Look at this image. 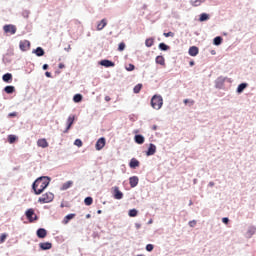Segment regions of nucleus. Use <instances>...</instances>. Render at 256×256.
Wrapping results in <instances>:
<instances>
[{
    "label": "nucleus",
    "mask_w": 256,
    "mask_h": 256,
    "mask_svg": "<svg viewBox=\"0 0 256 256\" xmlns=\"http://www.w3.org/2000/svg\"><path fill=\"white\" fill-rule=\"evenodd\" d=\"M49 183H51V179L47 176H42L36 179L32 185L35 195H41V193H43V191L49 187Z\"/></svg>",
    "instance_id": "nucleus-1"
},
{
    "label": "nucleus",
    "mask_w": 256,
    "mask_h": 256,
    "mask_svg": "<svg viewBox=\"0 0 256 256\" xmlns=\"http://www.w3.org/2000/svg\"><path fill=\"white\" fill-rule=\"evenodd\" d=\"M151 105L153 109L159 110L163 107V97L159 95H154L151 99Z\"/></svg>",
    "instance_id": "nucleus-2"
},
{
    "label": "nucleus",
    "mask_w": 256,
    "mask_h": 256,
    "mask_svg": "<svg viewBox=\"0 0 256 256\" xmlns=\"http://www.w3.org/2000/svg\"><path fill=\"white\" fill-rule=\"evenodd\" d=\"M55 199V195L51 192H47L43 194L39 199V203H51Z\"/></svg>",
    "instance_id": "nucleus-3"
},
{
    "label": "nucleus",
    "mask_w": 256,
    "mask_h": 256,
    "mask_svg": "<svg viewBox=\"0 0 256 256\" xmlns=\"http://www.w3.org/2000/svg\"><path fill=\"white\" fill-rule=\"evenodd\" d=\"M26 218L30 223H33V221H37L39 218L37 217V214H35V210L33 208H29L25 212Z\"/></svg>",
    "instance_id": "nucleus-4"
},
{
    "label": "nucleus",
    "mask_w": 256,
    "mask_h": 256,
    "mask_svg": "<svg viewBox=\"0 0 256 256\" xmlns=\"http://www.w3.org/2000/svg\"><path fill=\"white\" fill-rule=\"evenodd\" d=\"M3 30L5 33H10V35H15V33H17V27H15V25H5L3 27Z\"/></svg>",
    "instance_id": "nucleus-5"
},
{
    "label": "nucleus",
    "mask_w": 256,
    "mask_h": 256,
    "mask_svg": "<svg viewBox=\"0 0 256 256\" xmlns=\"http://www.w3.org/2000/svg\"><path fill=\"white\" fill-rule=\"evenodd\" d=\"M31 47V42H29V40H22L19 43V48L21 49V51H29Z\"/></svg>",
    "instance_id": "nucleus-6"
},
{
    "label": "nucleus",
    "mask_w": 256,
    "mask_h": 256,
    "mask_svg": "<svg viewBox=\"0 0 256 256\" xmlns=\"http://www.w3.org/2000/svg\"><path fill=\"white\" fill-rule=\"evenodd\" d=\"M112 191H113L114 199H117V200L123 199V192L119 190L118 186H114L112 188Z\"/></svg>",
    "instance_id": "nucleus-7"
},
{
    "label": "nucleus",
    "mask_w": 256,
    "mask_h": 256,
    "mask_svg": "<svg viewBox=\"0 0 256 256\" xmlns=\"http://www.w3.org/2000/svg\"><path fill=\"white\" fill-rule=\"evenodd\" d=\"M106 144V140L104 137L99 138L95 144V149L96 151H101V149H103V147H105Z\"/></svg>",
    "instance_id": "nucleus-8"
},
{
    "label": "nucleus",
    "mask_w": 256,
    "mask_h": 256,
    "mask_svg": "<svg viewBox=\"0 0 256 256\" xmlns=\"http://www.w3.org/2000/svg\"><path fill=\"white\" fill-rule=\"evenodd\" d=\"M37 145L42 149H47V147H49V142H47V139L41 138V139H38Z\"/></svg>",
    "instance_id": "nucleus-9"
},
{
    "label": "nucleus",
    "mask_w": 256,
    "mask_h": 256,
    "mask_svg": "<svg viewBox=\"0 0 256 256\" xmlns=\"http://www.w3.org/2000/svg\"><path fill=\"white\" fill-rule=\"evenodd\" d=\"M154 153H157V146H155V144H150L146 155L147 157H151Z\"/></svg>",
    "instance_id": "nucleus-10"
},
{
    "label": "nucleus",
    "mask_w": 256,
    "mask_h": 256,
    "mask_svg": "<svg viewBox=\"0 0 256 256\" xmlns=\"http://www.w3.org/2000/svg\"><path fill=\"white\" fill-rule=\"evenodd\" d=\"M39 247L42 251H48L53 247V244H51V242H42L39 244Z\"/></svg>",
    "instance_id": "nucleus-11"
},
{
    "label": "nucleus",
    "mask_w": 256,
    "mask_h": 256,
    "mask_svg": "<svg viewBox=\"0 0 256 256\" xmlns=\"http://www.w3.org/2000/svg\"><path fill=\"white\" fill-rule=\"evenodd\" d=\"M188 53L191 57H197V55H199V48L197 46H192L189 48Z\"/></svg>",
    "instance_id": "nucleus-12"
},
{
    "label": "nucleus",
    "mask_w": 256,
    "mask_h": 256,
    "mask_svg": "<svg viewBox=\"0 0 256 256\" xmlns=\"http://www.w3.org/2000/svg\"><path fill=\"white\" fill-rule=\"evenodd\" d=\"M37 237H39V239H45V237H47V230H45V228H39L37 230Z\"/></svg>",
    "instance_id": "nucleus-13"
},
{
    "label": "nucleus",
    "mask_w": 256,
    "mask_h": 256,
    "mask_svg": "<svg viewBox=\"0 0 256 256\" xmlns=\"http://www.w3.org/2000/svg\"><path fill=\"white\" fill-rule=\"evenodd\" d=\"M107 27V19H102L98 24H97V31H103Z\"/></svg>",
    "instance_id": "nucleus-14"
},
{
    "label": "nucleus",
    "mask_w": 256,
    "mask_h": 256,
    "mask_svg": "<svg viewBox=\"0 0 256 256\" xmlns=\"http://www.w3.org/2000/svg\"><path fill=\"white\" fill-rule=\"evenodd\" d=\"M75 122V116L74 115H70L67 119V128L65 130V133H67V131H69L71 129V125H73V123Z\"/></svg>",
    "instance_id": "nucleus-15"
},
{
    "label": "nucleus",
    "mask_w": 256,
    "mask_h": 256,
    "mask_svg": "<svg viewBox=\"0 0 256 256\" xmlns=\"http://www.w3.org/2000/svg\"><path fill=\"white\" fill-rule=\"evenodd\" d=\"M129 184L130 187H137L139 185V178L137 176L130 177Z\"/></svg>",
    "instance_id": "nucleus-16"
},
{
    "label": "nucleus",
    "mask_w": 256,
    "mask_h": 256,
    "mask_svg": "<svg viewBox=\"0 0 256 256\" xmlns=\"http://www.w3.org/2000/svg\"><path fill=\"white\" fill-rule=\"evenodd\" d=\"M134 141L135 143H137L138 145H143L145 143V137H143V135H136L134 137Z\"/></svg>",
    "instance_id": "nucleus-17"
},
{
    "label": "nucleus",
    "mask_w": 256,
    "mask_h": 256,
    "mask_svg": "<svg viewBox=\"0 0 256 256\" xmlns=\"http://www.w3.org/2000/svg\"><path fill=\"white\" fill-rule=\"evenodd\" d=\"M2 79L5 83H11V81H13V75L11 73H6L3 75Z\"/></svg>",
    "instance_id": "nucleus-18"
},
{
    "label": "nucleus",
    "mask_w": 256,
    "mask_h": 256,
    "mask_svg": "<svg viewBox=\"0 0 256 256\" xmlns=\"http://www.w3.org/2000/svg\"><path fill=\"white\" fill-rule=\"evenodd\" d=\"M100 65L103 67H115V63L111 62V60H102Z\"/></svg>",
    "instance_id": "nucleus-19"
},
{
    "label": "nucleus",
    "mask_w": 256,
    "mask_h": 256,
    "mask_svg": "<svg viewBox=\"0 0 256 256\" xmlns=\"http://www.w3.org/2000/svg\"><path fill=\"white\" fill-rule=\"evenodd\" d=\"M129 167L131 169H136V167H139V160L132 158L129 163Z\"/></svg>",
    "instance_id": "nucleus-20"
},
{
    "label": "nucleus",
    "mask_w": 256,
    "mask_h": 256,
    "mask_svg": "<svg viewBox=\"0 0 256 256\" xmlns=\"http://www.w3.org/2000/svg\"><path fill=\"white\" fill-rule=\"evenodd\" d=\"M71 187H73V181L69 180L62 185L61 191H67V189H69Z\"/></svg>",
    "instance_id": "nucleus-21"
},
{
    "label": "nucleus",
    "mask_w": 256,
    "mask_h": 256,
    "mask_svg": "<svg viewBox=\"0 0 256 256\" xmlns=\"http://www.w3.org/2000/svg\"><path fill=\"white\" fill-rule=\"evenodd\" d=\"M33 53H35L37 57H43V55H45V50H43L41 47H38L33 51Z\"/></svg>",
    "instance_id": "nucleus-22"
},
{
    "label": "nucleus",
    "mask_w": 256,
    "mask_h": 256,
    "mask_svg": "<svg viewBox=\"0 0 256 256\" xmlns=\"http://www.w3.org/2000/svg\"><path fill=\"white\" fill-rule=\"evenodd\" d=\"M71 219H75V214L66 215L63 220L64 225H67V223H69V221H71Z\"/></svg>",
    "instance_id": "nucleus-23"
},
{
    "label": "nucleus",
    "mask_w": 256,
    "mask_h": 256,
    "mask_svg": "<svg viewBox=\"0 0 256 256\" xmlns=\"http://www.w3.org/2000/svg\"><path fill=\"white\" fill-rule=\"evenodd\" d=\"M157 65H165V58L163 56H157L155 59Z\"/></svg>",
    "instance_id": "nucleus-24"
},
{
    "label": "nucleus",
    "mask_w": 256,
    "mask_h": 256,
    "mask_svg": "<svg viewBox=\"0 0 256 256\" xmlns=\"http://www.w3.org/2000/svg\"><path fill=\"white\" fill-rule=\"evenodd\" d=\"M5 93L8 95H11V93H15V87L14 86H6L4 88Z\"/></svg>",
    "instance_id": "nucleus-25"
},
{
    "label": "nucleus",
    "mask_w": 256,
    "mask_h": 256,
    "mask_svg": "<svg viewBox=\"0 0 256 256\" xmlns=\"http://www.w3.org/2000/svg\"><path fill=\"white\" fill-rule=\"evenodd\" d=\"M154 43H155V39L153 38H147L145 40L146 47H153Z\"/></svg>",
    "instance_id": "nucleus-26"
},
{
    "label": "nucleus",
    "mask_w": 256,
    "mask_h": 256,
    "mask_svg": "<svg viewBox=\"0 0 256 256\" xmlns=\"http://www.w3.org/2000/svg\"><path fill=\"white\" fill-rule=\"evenodd\" d=\"M247 89V83H241L237 88V93H243Z\"/></svg>",
    "instance_id": "nucleus-27"
},
{
    "label": "nucleus",
    "mask_w": 256,
    "mask_h": 256,
    "mask_svg": "<svg viewBox=\"0 0 256 256\" xmlns=\"http://www.w3.org/2000/svg\"><path fill=\"white\" fill-rule=\"evenodd\" d=\"M73 101L74 103H81V101H83V96L81 94H76L73 97Z\"/></svg>",
    "instance_id": "nucleus-28"
},
{
    "label": "nucleus",
    "mask_w": 256,
    "mask_h": 256,
    "mask_svg": "<svg viewBox=\"0 0 256 256\" xmlns=\"http://www.w3.org/2000/svg\"><path fill=\"white\" fill-rule=\"evenodd\" d=\"M199 21L203 22V21H209V14L207 13H202L200 15Z\"/></svg>",
    "instance_id": "nucleus-29"
},
{
    "label": "nucleus",
    "mask_w": 256,
    "mask_h": 256,
    "mask_svg": "<svg viewBox=\"0 0 256 256\" xmlns=\"http://www.w3.org/2000/svg\"><path fill=\"white\" fill-rule=\"evenodd\" d=\"M214 45H221V43H223V38H221V36H217L214 38Z\"/></svg>",
    "instance_id": "nucleus-30"
},
{
    "label": "nucleus",
    "mask_w": 256,
    "mask_h": 256,
    "mask_svg": "<svg viewBox=\"0 0 256 256\" xmlns=\"http://www.w3.org/2000/svg\"><path fill=\"white\" fill-rule=\"evenodd\" d=\"M141 89H143V84H137L135 87H134V93H140L141 92Z\"/></svg>",
    "instance_id": "nucleus-31"
},
{
    "label": "nucleus",
    "mask_w": 256,
    "mask_h": 256,
    "mask_svg": "<svg viewBox=\"0 0 256 256\" xmlns=\"http://www.w3.org/2000/svg\"><path fill=\"white\" fill-rule=\"evenodd\" d=\"M85 205H93V198L92 197H86L84 200Z\"/></svg>",
    "instance_id": "nucleus-32"
},
{
    "label": "nucleus",
    "mask_w": 256,
    "mask_h": 256,
    "mask_svg": "<svg viewBox=\"0 0 256 256\" xmlns=\"http://www.w3.org/2000/svg\"><path fill=\"white\" fill-rule=\"evenodd\" d=\"M159 49H161V51H167V50H169V46L165 43H160Z\"/></svg>",
    "instance_id": "nucleus-33"
},
{
    "label": "nucleus",
    "mask_w": 256,
    "mask_h": 256,
    "mask_svg": "<svg viewBox=\"0 0 256 256\" xmlns=\"http://www.w3.org/2000/svg\"><path fill=\"white\" fill-rule=\"evenodd\" d=\"M137 209H131L128 212L129 217H137Z\"/></svg>",
    "instance_id": "nucleus-34"
},
{
    "label": "nucleus",
    "mask_w": 256,
    "mask_h": 256,
    "mask_svg": "<svg viewBox=\"0 0 256 256\" xmlns=\"http://www.w3.org/2000/svg\"><path fill=\"white\" fill-rule=\"evenodd\" d=\"M8 141H9V143H11V144L15 143V141H17V136H15V135H9V136H8Z\"/></svg>",
    "instance_id": "nucleus-35"
},
{
    "label": "nucleus",
    "mask_w": 256,
    "mask_h": 256,
    "mask_svg": "<svg viewBox=\"0 0 256 256\" xmlns=\"http://www.w3.org/2000/svg\"><path fill=\"white\" fill-rule=\"evenodd\" d=\"M74 145H76V147H83V141H81V139H76Z\"/></svg>",
    "instance_id": "nucleus-36"
},
{
    "label": "nucleus",
    "mask_w": 256,
    "mask_h": 256,
    "mask_svg": "<svg viewBox=\"0 0 256 256\" xmlns=\"http://www.w3.org/2000/svg\"><path fill=\"white\" fill-rule=\"evenodd\" d=\"M7 239V234H1L0 236V244L5 243Z\"/></svg>",
    "instance_id": "nucleus-37"
},
{
    "label": "nucleus",
    "mask_w": 256,
    "mask_h": 256,
    "mask_svg": "<svg viewBox=\"0 0 256 256\" xmlns=\"http://www.w3.org/2000/svg\"><path fill=\"white\" fill-rule=\"evenodd\" d=\"M118 51H125V43L121 42L118 46Z\"/></svg>",
    "instance_id": "nucleus-38"
},
{
    "label": "nucleus",
    "mask_w": 256,
    "mask_h": 256,
    "mask_svg": "<svg viewBox=\"0 0 256 256\" xmlns=\"http://www.w3.org/2000/svg\"><path fill=\"white\" fill-rule=\"evenodd\" d=\"M163 35L164 37H175V33L173 32H167V33H164Z\"/></svg>",
    "instance_id": "nucleus-39"
},
{
    "label": "nucleus",
    "mask_w": 256,
    "mask_h": 256,
    "mask_svg": "<svg viewBox=\"0 0 256 256\" xmlns=\"http://www.w3.org/2000/svg\"><path fill=\"white\" fill-rule=\"evenodd\" d=\"M126 69H127V71H135V65L129 64Z\"/></svg>",
    "instance_id": "nucleus-40"
},
{
    "label": "nucleus",
    "mask_w": 256,
    "mask_h": 256,
    "mask_svg": "<svg viewBox=\"0 0 256 256\" xmlns=\"http://www.w3.org/2000/svg\"><path fill=\"white\" fill-rule=\"evenodd\" d=\"M184 103H185V105H187V103H190V105H195V100L185 99Z\"/></svg>",
    "instance_id": "nucleus-41"
},
{
    "label": "nucleus",
    "mask_w": 256,
    "mask_h": 256,
    "mask_svg": "<svg viewBox=\"0 0 256 256\" xmlns=\"http://www.w3.org/2000/svg\"><path fill=\"white\" fill-rule=\"evenodd\" d=\"M153 249H154L153 244H148V245L146 246V251L151 252V251H153Z\"/></svg>",
    "instance_id": "nucleus-42"
},
{
    "label": "nucleus",
    "mask_w": 256,
    "mask_h": 256,
    "mask_svg": "<svg viewBox=\"0 0 256 256\" xmlns=\"http://www.w3.org/2000/svg\"><path fill=\"white\" fill-rule=\"evenodd\" d=\"M192 5H193L194 7H199V5H201V0H196V1H194V2L192 3Z\"/></svg>",
    "instance_id": "nucleus-43"
},
{
    "label": "nucleus",
    "mask_w": 256,
    "mask_h": 256,
    "mask_svg": "<svg viewBox=\"0 0 256 256\" xmlns=\"http://www.w3.org/2000/svg\"><path fill=\"white\" fill-rule=\"evenodd\" d=\"M195 225H197V221L196 220H192L189 222V226L190 227H195Z\"/></svg>",
    "instance_id": "nucleus-44"
},
{
    "label": "nucleus",
    "mask_w": 256,
    "mask_h": 256,
    "mask_svg": "<svg viewBox=\"0 0 256 256\" xmlns=\"http://www.w3.org/2000/svg\"><path fill=\"white\" fill-rule=\"evenodd\" d=\"M222 223H225V225H227V223H229V218H222Z\"/></svg>",
    "instance_id": "nucleus-45"
},
{
    "label": "nucleus",
    "mask_w": 256,
    "mask_h": 256,
    "mask_svg": "<svg viewBox=\"0 0 256 256\" xmlns=\"http://www.w3.org/2000/svg\"><path fill=\"white\" fill-rule=\"evenodd\" d=\"M9 117H17V112H12L8 114Z\"/></svg>",
    "instance_id": "nucleus-46"
},
{
    "label": "nucleus",
    "mask_w": 256,
    "mask_h": 256,
    "mask_svg": "<svg viewBox=\"0 0 256 256\" xmlns=\"http://www.w3.org/2000/svg\"><path fill=\"white\" fill-rule=\"evenodd\" d=\"M58 67H59V69H65V64L60 63V64L58 65Z\"/></svg>",
    "instance_id": "nucleus-47"
},
{
    "label": "nucleus",
    "mask_w": 256,
    "mask_h": 256,
    "mask_svg": "<svg viewBox=\"0 0 256 256\" xmlns=\"http://www.w3.org/2000/svg\"><path fill=\"white\" fill-rule=\"evenodd\" d=\"M43 69H44V71H47V69H49V65L48 64H44L43 65Z\"/></svg>",
    "instance_id": "nucleus-48"
},
{
    "label": "nucleus",
    "mask_w": 256,
    "mask_h": 256,
    "mask_svg": "<svg viewBox=\"0 0 256 256\" xmlns=\"http://www.w3.org/2000/svg\"><path fill=\"white\" fill-rule=\"evenodd\" d=\"M46 77L51 78V72H45Z\"/></svg>",
    "instance_id": "nucleus-49"
},
{
    "label": "nucleus",
    "mask_w": 256,
    "mask_h": 256,
    "mask_svg": "<svg viewBox=\"0 0 256 256\" xmlns=\"http://www.w3.org/2000/svg\"><path fill=\"white\" fill-rule=\"evenodd\" d=\"M105 101H107V102L111 101V97L105 96Z\"/></svg>",
    "instance_id": "nucleus-50"
},
{
    "label": "nucleus",
    "mask_w": 256,
    "mask_h": 256,
    "mask_svg": "<svg viewBox=\"0 0 256 256\" xmlns=\"http://www.w3.org/2000/svg\"><path fill=\"white\" fill-rule=\"evenodd\" d=\"M153 131H157V125L152 126Z\"/></svg>",
    "instance_id": "nucleus-51"
},
{
    "label": "nucleus",
    "mask_w": 256,
    "mask_h": 256,
    "mask_svg": "<svg viewBox=\"0 0 256 256\" xmlns=\"http://www.w3.org/2000/svg\"><path fill=\"white\" fill-rule=\"evenodd\" d=\"M193 65H195L194 61H190V67H193Z\"/></svg>",
    "instance_id": "nucleus-52"
},
{
    "label": "nucleus",
    "mask_w": 256,
    "mask_h": 256,
    "mask_svg": "<svg viewBox=\"0 0 256 256\" xmlns=\"http://www.w3.org/2000/svg\"><path fill=\"white\" fill-rule=\"evenodd\" d=\"M86 219H91V214H87Z\"/></svg>",
    "instance_id": "nucleus-53"
},
{
    "label": "nucleus",
    "mask_w": 256,
    "mask_h": 256,
    "mask_svg": "<svg viewBox=\"0 0 256 256\" xmlns=\"http://www.w3.org/2000/svg\"><path fill=\"white\" fill-rule=\"evenodd\" d=\"M97 213H98V215H101V213H103V211L98 210Z\"/></svg>",
    "instance_id": "nucleus-54"
},
{
    "label": "nucleus",
    "mask_w": 256,
    "mask_h": 256,
    "mask_svg": "<svg viewBox=\"0 0 256 256\" xmlns=\"http://www.w3.org/2000/svg\"><path fill=\"white\" fill-rule=\"evenodd\" d=\"M137 227L139 228L140 226H139V225H137Z\"/></svg>",
    "instance_id": "nucleus-55"
}]
</instances>
